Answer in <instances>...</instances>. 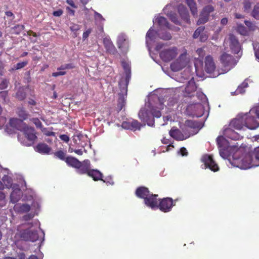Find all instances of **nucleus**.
Here are the masks:
<instances>
[{
  "mask_svg": "<svg viewBox=\"0 0 259 259\" xmlns=\"http://www.w3.org/2000/svg\"><path fill=\"white\" fill-rule=\"evenodd\" d=\"M220 155L224 158H227L238 150V146L230 145L229 142L223 137L219 136L217 139Z\"/></svg>",
  "mask_w": 259,
  "mask_h": 259,
  "instance_id": "nucleus-1",
  "label": "nucleus"
},
{
  "mask_svg": "<svg viewBox=\"0 0 259 259\" xmlns=\"http://www.w3.org/2000/svg\"><path fill=\"white\" fill-rule=\"evenodd\" d=\"M245 126L250 130H255L259 127V106L252 108L248 113L243 114Z\"/></svg>",
  "mask_w": 259,
  "mask_h": 259,
  "instance_id": "nucleus-2",
  "label": "nucleus"
},
{
  "mask_svg": "<svg viewBox=\"0 0 259 259\" xmlns=\"http://www.w3.org/2000/svg\"><path fill=\"white\" fill-rule=\"evenodd\" d=\"M233 163L236 167L241 169H247L252 167H256L253 165L252 158L249 152L240 157H234Z\"/></svg>",
  "mask_w": 259,
  "mask_h": 259,
  "instance_id": "nucleus-3",
  "label": "nucleus"
},
{
  "mask_svg": "<svg viewBox=\"0 0 259 259\" xmlns=\"http://www.w3.org/2000/svg\"><path fill=\"white\" fill-rule=\"evenodd\" d=\"M187 114L192 117H200L204 113V108L201 103L190 104L186 108Z\"/></svg>",
  "mask_w": 259,
  "mask_h": 259,
  "instance_id": "nucleus-4",
  "label": "nucleus"
},
{
  "mask_svg": "<svg viewBox=\"0 0 259 259\" xmlns=\"http://www.w3.org/2000/svg\"><path fill=\"white\" fill-rule=\"evenodd\" d=\"M178 199L174 200L170 197H166L158 199V204L157 208H159L161 211L168 212L171 211L172 207L175 205V202Z\"/></svg>",
  "mask_w": 259,
  "mask_h": 259,
  "instance_id": "nucleus-5",
  "label": "nucleus"
},
{
  "mask_svg": "<svg viewBox=\"0 0 259 259\" xmlns=\"http://www.w3.org/2000/svg\"><path fill=\"white\" fill-rule=\"evenodd\" d=\"M220 61L224 67L225 72H228L236 65L234 57L226 53H223L220 57Z\"/></svg>",
  "mask_w": 259,
  "mask_h": 259,
  "instance_id": "nucleus-6",
  "label": "nucleus"
},
{
  "mask_svg": "<svg viewBox=\"0 0 259 259\" xmlns=\"http://www.w3.org/2000/svg\"><path fill=\"white\" fill-rule=\"evenodd\" d=\"M19 237L21 240L26 241L34 242L38 239L37 232L29 229L20 231Z\"/></svg>",
  "mask_w": 259,
  "mask_h": 259,
  "instance_id": "nucleus-7",
  "label": "nucleus"
},
{
  "mask_svg": "<svg viewBox=\"0 0 259 259\" xmlns=\"http://www.w3.org/2000/svg\"><path fill=\"white\" fill-rule=\"evenodd\" d=\"M177 54V48L176 47H172L162 51L160 53L159 56L164 62H168L174 59Z\"/></svg>",
  "mask_w": 259,
  "mask_h": 259,
  "instance_id": "nucleus-8",
  "label": "nucleus"
},
{
  "mask_svg": "<svg viewBox=\"0 0 259 259\" xmlns=\"http://www.w3.org/2000/svg\"><path fill=\"white\" fill-rule=\"evenodd\" d=\"M139 117L143 121L145 122L149 126H152L154 125V119L149 112L145 108L141 109L139 112Z\"/></svg>",
  "mask_w": 259,
  "mask_h": 259,
  "instance_id": "nucleus-9",
  "label": "nucleus"
},
{
  "mask_svg": "<svg viewBox=\"0 0 259 259\" xmlns=\"http://www.w3.org/2000/svg\"><path fill=\"white\" fill-rule=\"evenodd\" d=\"M187 65L186 56L181 55L180 57L170 64V68L173 71H179L184 68Z\"/></svg>",
  "mask_w": 259,
  "mask_h": 259,
  "instance_id": "nucleus-10",
  "label": "nucleus"
},
{
  "mask_svg": "<svg viewBox=\"0 0 259 259\" xmlns=\"http://www.w3.org/2000/svg\"><path fill=\"white\" fill-rule=\"evenodd\" d=\"M158 195L151 194L144 200L145 204L153 209L157 208L158 204Z\"/></svg>",
  "mask_w": 259,
  "mask_h": 259,
  "instance_id": "nucleus-11",
  "label": "nucleus"
},
{
  "mask_svg": "<svg viewBox=\"0 0 259 259\" xmlns=\"http://www.w3.org/2000/svg\"><path fill=\"white\" fill-rule=\"evenodd\" d=\"M243 114L239 115L236 118L231 120L229 126L238 130H240L245 126Z\"/></svg>",
  "mask_w": 259,
  "mask_h": 259,
  "instance_id": "nucleus-12",
  "label": "nucleus"
},
{
  "mask_svg": "<svg viewBox=\"0 0 259 259\" xmlns=\"http://www.w3.org/2000/svg\"><path fill=\"white\" fill-rule=\"evenodd\" d=\"M91 170V163L89 160L80 161V165L76 168V172L80 175H88Z\"/></svg>",
  "mask_w": 259,
  "mask_h": 259,
  "instance_id": "nucleus-13",
  "label": "nucleus"
},
{
  "mask_svg": "<svg viewBox=\"0 0 259 259\" xmlns=\"http://www.w3.org/2000/svg\"><path fill=\"white\" fill-rule=\"evenodd\" d=\"M230 47L235 54H238L240 50V45L236 36L231 34L229 35Z\"/></svg>",
  "mask_w": 259,
  "mask_h": 259,
  "instance_id": "nucleus-14",
  "label": "nucleus"
},
{
  "mask_svg": "<svg viewBox=\"0 0 259 259\" xmlns=\"http://www.w3.org/2000/svg\"><path fill=\"white\" fill-rule=\"evenodd\" d=\"M9 124L13 128L22 131L26 126V124L21 119L17 118H11L9 120Z\"/></svg>",
  "mask_w": 259,
  "mask_h": 259,
  "instance_id": "nucleus-15",
  "label": "nucleus"
},
{
  "mask_svg": "<svg viewBox=\"0 0 259 259\" xmlns=\"http://www.w3.org/2000/svg\"><path fill=\"white\" fill-rule=\"evenodd\" d=\"M103 41L104 46L107 53L112 55H115L117 53L115 47L114 46L111 40L109 38H104Z\"/></svg>",
  "mask_w": 259,
  "mask_h": 259,
  "instance_id": "nucleus-16",
  "label": "nucleus"
},
{
  "mask_svg": "<svg viewBox=\"0 0 259 259\" xmlns=\"http://www.w3.org/2000/svg\"><path fill=\"white\" fill-rule=\"evenodd\" d=\"M117 45L118 49L122 51H125L128 48V42L124 34L121 33L118 36Z\"/></svg>",
  "mask_w": 259,
  "mask_h": 259,
  "instance_id": "nucleus-17",
  "label": "nucleus"
},
{
  "mask_svg": "<svg viewBox=\"0 0 259 259\" xmlns=\"http://www.w3.org/2000/svg\"><path fill=\"white\" fill-rule=\"evenodd\" d=\"M232 127L227 128L224 131V135L228 138L233 140H239L242 139L243 136L232 129Z\"/></svg>",
  "mask_w": 259,
  "mask_h": 259,
  "instance_id": "nucleus-18",
  "label": "nucleus"
},
{
  "mask_svg": "<svg viewBox=\"0 0 259 259\" xmlns=\"http://www.w3.org/2000/svg\"><path fill=\"white\" fill-rule=\"evenodd\" d=\"M22 131H23L25 137L32 143H33L37 139L35 130L33 127H29L26 125Z\"/></svg>",
  "mask_w": 259,
  "mask_h": 259,
  "instance_id": "nucleus-19",
  "label": "nucleus"
},
{
  "mask_svg": "<svg viewBox=\"0 0 259 259\" xmlns=\"http://www.w3.org/2000/svg\"><path fill=\"white\" fill-rule=\"evenodd\" d=\"M210 13V6L205 7L200 15L199 18L197 21V24L200 25L206 22L208 20Z\"/></svg>",
  "mask_w": 259,
  "mask_h": 259,
  "instance_id": "nucleus-20",
  "label": "nucleus"
},
{
  "mask_svg": "<svg viewBox=\"0 0 259 259\" xmlns=\"http://www.w3.org/2000/svg\"><path fill=\"white\" fill-rule=\"evenodd\" d=\"M197 89L196 83L193 78L188 81L185 88V96L191 97L194 96L192 93H194Z\"/></svg>",
  "mask_w": 259,
  "mask_h": 259,
  "instance_id": "nucleus-21",
  "label": "nucleus"
},
{
  "mask_svg": "<svg viewBox=\"0 0 259 259\" xmlns=\"http://www.w3.org/2000/svg\"><path fill=\"white\" fill-rule=\"evenodd\" d=\"M135 193L138 197L142 198L144 200L150 194L149 189L144 186L138 187Z\"/></svg>",
  "mask_w": 259,
  "mask_h": 259,
  "instance_id": "nucleus-22",
  "label": "nucleus"
},
{
  "mask_svg": "<svg viewBox=\"0 0 259 259\" xmlns=\"http://www.w3.org/2000/svg\"><path fill=\"white\" fill-rule=\"evenodd\" d=\"M178 10L182 19L187 23H189V14L187 9L184 5H180L178 6Z\"/></svg>",
  "mask_w": 259,
  "mask_h": 259,
  "instance_id": "nucleus-23",
  "label": "nucleus"
},
{
  "mask_svg": "<svg viewBox=\"0 0 259 259\" xmlns=\"http://www.w3.org/2000/svg\"><path fill=\"white\" fill-rule=\"evenodd\" d=\"M35 151L41 154H48L51 151V148L45 143H39L36 145Z\"/></svg>",
  "mask_w": 259,
  "mask_h": 259,
  "instance_id": "nucleus-24",
  "label": "nucleus"
},
{
  "mask_svg": "<svg viewBox=\"0 0 259 259\" xmlns=\"http://www.w3.org/2000/svg\"><path fill=\"white\" fill-rule=\"evenodd\" d=\"M201 167L202 169L209 168L210 169V155L205 154L203 155L200 159Z\"/></svg>",
  "mask_w": 259,
  "mask_h": 259,
  "instance_id": "nucleus-25",
  "label": "nucleus"
},
{
  "mask_svg": "<svg viewBox=\"0 0 259 259\" xmlns=\"http://www.w3.org/2000/svg\"><path fill=\"white\" fill-rule=\"evenodd\" d=\"M88 175L95 181L103 180V174L97 169H91Z\"/></svg>",
  "mask_w": 259,
  "mask_h": 259,
  "instance_id": "nucleus-26",
  "label": "nucleus"
},
{
  "mask_svg": "<svg viewBox=\"0 0 259 259\" xmlns=\"http://www.w3.org/2000/svg\"><path fill=\"white\" fill-rule=\"evenodd\" d=\"M65 162L68 166H71L76 169L80 165V161H79L77 158L72 156L67 157L66 158Z\"/></svg>",
  "mask_w": 259,
  "mask_h": 259,
  "instance_id": "nucleus-27",
  "label": "nucleus"
},
{
  "mask_svg": "<svg viewBox=\"0 0 259 259\" xmlns=\"http://www.w3.org/2000/svg\"><path fill=\"white\" fill-rule=\"evenodd\" d=\"M249 152L252 158L253 165L256 166H259V146Z\"/></svg>",
  "mask_w": 259,
  "mask_h": 259,
  "instance_id": "nucleus-28",
  "label": "nucleus"
},
{
  "mask_svg": "<svg viewBox=\"0 0 259 259\" xmlns=\"http://www.w3.org/2000/svg\"><path fill=\"white\" fill-rule=\"evenodd\" d=\"M249 78H246L240 85H239L234 93L233 95H238L244 94L245 92V89L248 87V82L250 81Z\"/></svg>",
  "mask_w": 259,
  "mask_h": 259,
  "instance_id": "nucleus-29",
  "label": "nucleus"
},
{
  "mask_svg": "<svg viewBox=\"0 0 259 259\" xmlns=\"http://www.w3.org/2000/svg\"><path fill=\"white\" fill-rule=\"evenodd\" d=\"M21 197V191L20 189L14 190L10 195L11 201L13 203L18 202Z\"/></svg>",
  "mask_w": 259,
  "mask_h": 259,
  "instance_id": "nucleus-30",
  "label": "nucleus"
},
{
  "mask_svg": "<svg viewBox=\"0 0 259 259\" xmlns=\"http://www.w3.org/2000/svg\"><path fill=\"white\" fill-rule=\"evenodd\" d=\"M186 3L189 7L192 14L193 16L197 15L196 4L194 0H185Z\"/></svg>",
  "mask_w": 259,
  "mask_h": 259,
  "instance_id": "nucleus-31",
  "label": "nucleus"
},
{
  "mask_svg": "<svg viewBox=\"0 0 259 259\" xmlns=\"http://www.w3.org/2000/svg\"><path fill=\"white\" fill-rule=\"evenodd\" d=\"M156 21L160 27H165L168 29L170 28L169 23L167 19L162 16H159L156 19Z\"/></svg>",
  "mask_w": 259,
  "mask_h": 259,
  "instance_id": "nucleus-32",
  "label": "nucleus"
},
{
  "mask_svg": "<svg viewBox=\"0 0 259 259\" xmlns=\"http://www.w3.org/2000/svg\"><path fill=\"white\" fill-rule=\"evenodd\" d=\"M226 72L224 69H222L221 72L219 70H216L215 64L211 60V78L217 77L219 75Z\"/></svg>",
  "mask_w": 259,
  "mask_h": 259,
  "instance_id": "nucleus-33",
  "label": "nucleus"
},
{
  "mask_svg": "<svg viewBox=\"0 0 259 259\" xmlns=\"http://www.w3.org/2000/svg\"><path fill=\"white\" fill-rule=\"evenodd\" d=\"M211 30L214 31V34L211 37V39H217L219 37L220 32L222 30V28L218 24H213L211 26Z\"/></svg>",
  "mask_w": 259,
  "mask_h": 259,
  "instance_id": "nucleus-34",
  "label": "nucleus"
},
{
  "mask_svg": "<svg viewBox=\"0 0 259 259\" xmlns=\"http://www.w3.org/2000/svg\"><path fill=\"white\" fill-rule=\"evenodd\" d=\"M43 134L46 136H56V133L53 132V127H51L49 128L44 127V126L40 130Z\"/></svg>",
  "mask_w": 259,
  "mask_h": 259,
  "instance_id": "nucleus-35",
  "label": "nucleus"
},
{
  "mask_svg": "<svg viewBox=\"0 0 259 259\" xmlns=\"http://www.w3.org/2000/svg\"><path fill=\"white\" fill-rule=\"evenodd\" d=\"M16 208L21 213L27 212L30 210V206L28 204H18L16 206Z\"/></svg>",
  "mask_w": 259,
  "mask_h": 259,
  "instance_id": "nucleus-36",
  "label": "nucleus"
},
{
  "mask_svg": "<svg viewBox=\"0 0 259 259\" xmlns=\"http://www.w3.org/2000/svg\"><path fill=\"white\" fill-rule=\"evenodd\" d=\"M117 102V108L119 110H121L125 104V99L124 95L119 94Z\"/></svg>",
  "mask_w": 259,
  "mask_h": 259,
  "instance_id": "nucleus-37",
  "label": "nucleus"
},
{
  "mask_svg": "<svg viewBox=\"0 0 259 259\" xmlns=\"http://www.w3.org/2000/svg\"><path fill=\"white\" fill-rule=\"evenodd\" d=\"M26 97V94L23 88H20L16 94V98L20 101L24 100Z\"/></svg>",
  "mask_w": 259,
  "mask_h": 259,
  "instance_id": "nucleus-38",
  "label": "nucleus"
},
{
  "mask_svg": "<svg viewBox=\"0 0 259 259\" xmlns=\"http://www.w3.org/2000/svg\"><path fill=\"white\" fill-rule=\"evenodd\" d=\"M80 26L77 24L72 23L69 28L70 30L73 32V37H76L78 35L77 31L80 29Z\"/></svg>",
  "mask_w": 259,
  "mask_h": 259,
  "instance_id": "nucleus-39",
  "label": "nucleus"
},
{
  "mask_svg": "<svg viewBox=\"0 0 259 259\" xmlns=\"http://www.w3.org/2000/svg\"><path fill=\"white\" fill-rule=\"evenodd\" d=\"M186 124L187 126L192 128H198L202 126V123L192 120H187Z\"/></svg>",
  "mask_w": 259,
  "mask_h": 259,
  "instance_id": "nucleus-40",
  "label": "nucleus"
},
{
  "mask_svg": "<svg viewBox=\"0 0 259 259\" xmlns=\"http://www.w3.org/2000/svg\"><path fill=\"white\" fill-rule=\"evenodd\" d=\"M141 126L142 124L136 120H133L131 121V130H140Z\"/></svg>",
  "mask_w": 259,
  "mask_h": 259,
  "instance_id": "nucleus-41",
  "label": "nucleus"
},
{
  "mask_svg": "<svg viewBox=\"0 0 259 259\" xmlns=\"http://www.w3.org/2000/svg\"><path fill=\"white\" fill-rule=\"evenodd\" d=\"M17 114L20 118H22L21 120L23 121L26 119L28 116V114L27 113L26 111L23 108H20L18 109Z\"/></svg>",
  "mask_w": 259,
  "mask_h": 259,
  "instance_id": "nucleus-42",
  "label": "nucleus"
},
{
  "mask_svg": "<svg viewBox=\"0 0 259 259\" xmlns=\"http://www.w3.org/2000/svg\"><path fill=\"white\" fill-rule=\"evenodd\" d=\"M54 155L57 158L64 161H66V153L63 151L60 150L56 151L54 153Z\"/></svg>",
  "mask_w": 259,
  "mask_h": 259,
  "instance_id": "nucleus-43",
  "label": "nucleus"
},
{
  "mask_svg": "<svg viewBox=\"0 0 259 259\" xmlns=\"http://www.w3.org/2000/svg\"><path fill=\"white\" fill-rule=\"evenodd\" d=\"M75 68V65L73 63H70L68 64H63L57 68L58 70H64L66 69H71Z\"/></svg>",
  "mask_w": 259,
  "mask_h": 259,
  "instance_id": "nucleus-44",
  "label": "nucleus"
},
{
  "mask_svg": "<svg viewBox=\"0 0 259 259\" xmlns=\"http://www.w3.org/2000/svg\"><path fill=\"white\" fill-rule=\"evenodd\" d=\"M205 70L208 73H210V57L207 56L205 58Z\"/></svg>",
  "mask_w": 259,
  "mask_h": 259,
  "instance_id": "nucleus-45",
  "label": "nucleus"
},
{
  "mask_svg": "<svg viewBox=\"0 0 259 259\" xmlns=\"http://www.w3.org/2000/svg\"><path fill=\"white\" fill-rule=\"evenodd\" d=\"M204 30V27L200 26L194 32L193 35V37L194 38H197L200 36L203 33Z\"/></svg>",
  "mask_w": 259,
  "mask_h": 259,
  "instance_id": "nucleus-46",
  "label": "nucleus"
},
{
  "mask_svg": "<svg viewBox=\"0 0 259 259\" xmlns=\"http://www.w3.org/2000/svg\"><path fill=\"white\" fill-rule=\"evenodd\" d=\"M25 26L23 25L18 24L13 27L14 33L16 34H19L22 30H24Z\"/></svg>",
  "mask_w": 259,
  "mask_h": 259,
  "instance_id": "nucleus-47",
  "label": "nucleus"
},
{
  "mask_svg": "<svg viewBox=\"0 0 259 259\" xmlns=\"http://www.w3.org/2000/svg\"><path fill=\"white\" fill-rule=\"evenodd\" d=\"M95 18L96 21H97L98 24L101 23H104L105 19L103 17L102 15L97 12H95Z\"/></svg>",
  "mask_w": 259,
  "mask_h": 259,
  "instance_id": "nucleus-48",
  "label": "nucleus"
},
{
  "mask_svg": "<svg viewBox=\"0 0 259 259\" xmlns=\"http://www.w3.org/2000/svg\"><path fill=\"white\" fill-rule=\"evenodd\" d=\"M159 37L163 40H169L171 39V35L170 33L164 32L159 34Z\"/></svg>",
  "mask_w": 259,
  "mask_h": 259,
  "instance_id": "nucleus-49",
  "label": "nucleus"
},
{
  "mask_svg": "<svg viewBox=\"0 0 259 259\" xmlns=\"http://www.w3.org/2000/svg\"><path fill=\"white\" fill-rule=\"evenodd\" d=\"M168 16L172 22L178 25L180 24V22H179L177 17V15L176 13H169Z\"/></svg>",
  "mask_w": 259,
  "mask_h": 259,
  "instance_id": "nucleus-50",
  "label": "nucleus"
},
{
  "mask_svg": "<svg viewBox=\"0 0 259 259\" xmlns=\"http://www.w3.org/2000/svg\"><path fill=\"white\" fill-rule=\"evenodd\" d=\"M28 63V62L27 61L18 63L14 66V68L13 69L18 70L21 69L27 65Z\"/></svg>",
  "mask_w": 259,
  "mask_h": 259,
  "instance_id": "nucleus-51",
  "label": "nucleus"
},
{
  "mask_svg": "<svg viewBox=\"0 0 259 259\" xmlns=\"http://www.w3.org/2000/svg\"><path fill=\"white\" fill-rule=\"evenodd\" d=\"M196 97L202 102H204L206 100V96L201 92H197L196 93Z\"/></svg>",
  "mask_w": 259,
  "mask_h": 259,
  "instance_id": "nucleus-52",
  "label": "nucleus"
},
{
  "mask_svg": "<svg viewBox=\"0 0 259 259\" xmlns=\"http://www.w3.org/2000/svg\"><path fill=\"white\" fill-rule=\"evenodd\" d=\"M151 115L154 119V117L156 118L160 117L161 116V113L160 110L152 108L151 111Z\"/></svg>",
  "mask_w": 259,
  "mask_h": 259,
  "instance_id": "nucleus-53",
  "label": "nucleus"
},
{
  "mask_svg": "<svg viewBox=\"0 0 259 259\" xmlns=\"http://www.w3.org/2000/svg\"><path fill=\"white\" fill-rule=\"evenodd\" d=\"M237 31L239 32L241 35H245L247 33V31L245 27L242 25H237Z\"/></svg>",
  "mask_w": 259,
  "mask_h": 259,
  "instance_id": "nucleus-54",
  "label": "nucleus"
},
{
  "mask_svg": "<svg viewBox=\"0 0 259 259\" xmlns=\"http://www.w3.org/2000/svg\"><path fill=\"white\" fill-rule=\"evenodd\" d=\"M252 16L256 19H259V6H255L252 12Z\"/></svg>",
  "mask_w": 259,
  "mask_h": 259,
  "instance_id": "nucleus-55",
  "label": "nucleus"
},
{
  "mask_svg": "<svg viewBox=\"0 0 259 259\" xmlns=\"http://www.w3.org/2000/svg\"><path fill=\"white\" fill-rule=\"evenodd\" d=\"M31 121L37 128H40V130L42 128L43 125L42 123L38 118H33Z\"/></svg>",
  "mask_w": 259,
  "mask_h": 259,
  "instance_id": "nucleus-56",
  "label": "nucleus"
},
{
  "mask_svg": "<svg viewBox=\"0 0 259 259\" xmlns=\"http://www.w3.org/2000/svg\"><path fill=\"white\" fill-rule=\"evenodd\" d=\"M122 66L124 69V72L126 74V78L127 77H130V65L127 64L126 63L123 62L122 63Z\"/></svg>",
  "mask_w": 259,
  "mask_h": 259,
  "instance_id": "nucleus-57",
  "label": "nucleus"
},
{
  "mask_svg": "<svg viewBox=\"0 0 259 259\" xmlns=\"http://www.w3.org/2000/svg\"><path fill=\"white\" fill-rule=\"evenodd\" d=\"M211 171L215 172L219 170V166L215 162V161H214V160L213 159L212 157H211Z\"/></svg>",
  "mask_w": 259,
  "mask_h": 259,
  "instance_id": "nucleus-58",
  "label": "nucleus"
},
{
  "mask_svg": "<svg viewBox=\"0 0 259 259\" xmlns=\"http://www.w3.org/2000/svg\"><path fill=\"white\" fill-rule=\"evenodd\" d=\"M180 133V131L179 130H172V129H171L169 132V134L170 135V136L176 139V140H178L176 138V136L178 135Z\"/></svg>",
  "mask_w": 259,
  "mask_h": 259,
  "instance_id": "nucleus-59",
  "label": "nucleus"
},
{
  "mask_svg": "<svg viewBox=\"0 0 259 259\" xmlns=\"http://www.w3.org/2000/svg\"><path fill=\"white\" fill-rule=\"evenodd\" d=\"M154 31L153 30L149 29L147 34H146V37L147 38H149L150 40H153L154 38Z\"/></svg>",
  "mask_w": 259,
  "mask_h": 259,
  "instance_id": "nucleus-60",
  "label": "nucleus"
},
{
  "mask_svg": "<svg viewBox=\"0 0 259 259\" xmlns=\"http://www.w3.org/2000/svg\"><path fill=\"white\" fill-rule=\"evenodd\" d=\"M8 86V81L6 79H3L0 83V89L4 90Z\"/></svg>",
  "mask_w": 259,
  "mask_h": 259,
  "instance_id": "nucleus-61",
  "label": "nucleus"
},
{
  "mask_svg": "<svg viewBox=\"0 0 259 259\" xmlns=\"http://www.w3.org/2000/svg\"><path fill=\"white\" fill-rule=\"evenodd\" d=\"M91 32H92L91 28H89L88 30H87L85 31H84L82 34L83 40H85L89 37V36L90 34V33H91Z\"/></svg>",
  "mask_w": 259,
  "mask_h": 259,
  "instance_id": "nucleus-62",
  "label": "nucleus"
},
{
  "mask_svg": "<svg viewBox=\"0 0 259 259\" xmlns=\"http://www.w3.org/2000/svg\"><path fill=\"white\" fill-rule=\"evenodd\" d=\"M104 183H105L107 185H113L114 182L111 177L106 178L105 180L103 179L101 180Z\"/></svg>",
  "mask_w": 259,
  "mask_h": 259,
  "instance_id": "nucleus-63",
  "label": "nucleus"
},
{
  "mask_svg": "<svg viewBox=\"0 0 259 259\" xmlns=\"http://www.w3.org/2000/svg\"><path fill=\"white\" fill-rule=\"evenodd\" d=\"M59 137H60V139L62 141H64V142H65L66 143L68 142L69 140H70V138H69V136L68 135H65V134L61 135L59 136Z\"/></svg>",
  "mask_w": 259,
  "mask_h": 259,
  "instance_id": "nucleus-64",
  "label": "nucleus"
}]
</instances>
